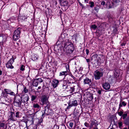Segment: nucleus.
<instances>
[{"label": "nucleus", "instance_id": "obj_26", "mask_svg": "<svg viewBox=\"0 0 129 129\" xmlns=\"http://www.w3.org/2000/svg\"><path fill=\"white\" fill-rule=\"evenodd\" d=\"M44 105L45 106H44L45 108H48V107H49V102H48L46 103V104H44Z\"/></svg>", "mask_w": 129, "mask_h": 129}, {"label": "nucleus", "instance_id": "obj_21", "mask_svg": "<svg viewBox=\"0 0 129 129\" xmlns=\"http://www.w3.org/2000/svg\"><path fill=\"white\" fill-rule=\"evenodd\" d=\"M29 97L26 96L23 98L22 100V102L24 103H25L27 102L28 100Z\"/></svg>", "mask_w": 129, "mask_h": 129}, {"label": "nucleus", "instance_id": "obj_48", "mask_svg": "<svg viewBox=\"0 0 129 129\" xmlns=\"http://www.w3.org/2000/svg\"><path fill=\"white\" fill-rule=\"evenodd\" d=\"M86 60L87 62H88L90 60L89 59H86Z\"/></svg>", "mask_w": 129, "mask_h": 129}, {"label": "nucleus", "instance_id": "obj_16", "mask_svg": "<svg viewBox=\"0 0 129 129\" xmlns=\"http://www.w3.org/2000/svg\"><path fill=\"white\" fill-rule=\"evenodd\" d=\"M126 105V103L124 101L121 102L120 101L119 105V109L121 108V107H122L123 106H125Z\"/></svg>", "mask_w": 129, "mask_h": 129}, {"label": "nucleus", "instance_id": "obj_32", "mask_svg": "<svg viewBox=\"0 0 129 129\" xmlns=\"http://www.w3.org/2000/svg\"><path fill=\"white\" fill-rule=\"evenodd\" d=\"M89 3L90 4V6L92 8L94 6V3L93 2H91Z\"/></svg>", "mask_w": 129, "mask_h": 129}, {"label": "nucleus", "instance_id": "obj_38", "mask_svg": "<svg viewBox=\"0 0 129 129\" xmlns=\"http://www.w3.org/2000/svg\"><path fill=\"white\" fill-rule=\"evenodd\" d=\"M23 91L25 93H26L28 91V90L27 89L26 87L24 88L23 90Z\"/></svg>", "mask_w": 129, "mask_h": 129}, {"label": "nucleus", "instance_id": "obj_49", "mask_svg": "<svg viewBox=\"0 0 129 129\" xmlns=\"http://www.w3.org/2000/svg\"><path fill=\"white\" fill-rule=\"evenodd\" d=\"M88 0H84V1L86 3H87L88 2Z\"/></svg>", "mask_w": 129, "mask_h": 129}, {"label": "nucleus", "instance_id": "obj_1", "mask_svg": "<svg viewBox=\"0 0 129 129\" xmlns=\"http://www.w3.org/2000/svg\"><path fill=\"white\" fill-rule=\"evenodd\" d=\"M74 50L73 45L71 43L67 41V42L64 43L63 50L66 53H72Z\"/></svg>", "mask_w": 129, "mask_h": 129}, {"label": "nucleus", "instance_id": "obj_7", "mask_svg": "<svg viewBox=\"0 0 129 129\" xmlns=\"http://www.w3.org/2000/svg\"><path fill=\"white\" fill-rule=\"evenodd\" d=\"M98 125L97 121L95 120H91L90 123L89 128L97 126Z\"/></svg>", "mask_w": 129, "mask_h": 129}, {"label": "nucleus", "instance_id": "obj_39", "mask_svg": "<svg viewBox=\"0 0 129 129\" xmlns=\"http://www.w3.org/2000/svg\"><path fill=\"white\" fill-rule=\"evenodd\" d=\"M73 123L72 122H70L69 123V126L71 128H72L73 126Z\"/></svg>", "mask_w": 129, "mask_h": 129}, {"label": "nucleus", "instance_id": "obj_57", "mask_svg": "<svg viewBox=\"0 0 129 129\" xmlns=\"http://www.w3.org/2000/svg\"><path fill=\"white\" fill-rule=\"evenodd\" d=\"M128 129H129V125H128Z\"/></svg>", "mask_w": 129, "mask_h": 129}, {"label": "nucleus", "instance_id": "obj_36", "mask_svg": "<svg viewBox=\"0 0 129 129\" xmlns=\"http://www.w3.org/2000/svg\"><path fill=\"white\" fill-rule=\"evenodd\" d=\"M38 59V57L36 56H33L32 57V59L34 61L36 60H37Z\"/></svg>", "mask_w": 129, "mask_h": 129}, {"label": "nucleus", "instance_id": "obj_27", "mask_svg": "<svg viewBox=\"0 0 129 129\" xmlns=\"http://www.w3.org/2000/svg\"><path fill=\"white\" fill-rule=\"evenodd\" d=\"M75 88L74 87H71L70 88V89L69 90L70 91V93H72L74 91Z\"/></svg>", "mask_w": 129, "mask_h": 129}, {"label": "nucleus", "instance_id": "obj_8", "mask_svg": "<svg viewBox=\"0 0 129 129\" xmlns=\"http://www.w3.org/2000/svg\"><path fill=\"white\" fill-rule=\"evenodd\" d=\"M84 84H87L90 85L92 83V81L91 79H90L87 77H86L84 79Z\"/></svg>", "mask_w": 129, "mask_h": 129}, {"label": "nucleus", "instance_id": "obj_4", "mask_svg": "<svg viewBox=\"0 0 129 129\" xmlns=\"http://www.w3.org/2000/svg\"><path fill=\"white\" fill-rule=\"evenodd\" d=\"M78 105L77 101L76 100L72 101H70L69 103V106L67 107V109H68L72 106H76Z\"/></svg>", "mask_w": 129, "mask_h": 129}, {"label": "nucleus", "instance_id": "obj_29", "mask_svg": "<svg viewBox=\"0 0 129 129\" xmlns=\"http://www.w3.org/2000/svg\"><path fill=\"white\" fill-rule=\"evenodd\" d=\"M37 96H36L32 95L31 96V100L32 101H34L36 98Z\"/></svg>", "mask_w": 129, "mask_h": 129}, {"label": "nucleus", "instance_id": "obj_34", "mask_svg": "<svg viewBox=\"0 0 129 129\" xmlns=\"http://www.w3.org/2000/svg\"><path fill=\"white\" fill-rule=\"evenodd\" d=\"M25 69V66L23 65H22L20 67V70L22 71H23Z\"/></svg>", "mask_w": 129, "mask_h": 129}, {"label": "nucleus", "instance_id": "obj_14", "mask_svg": "<svg viewBox=\"0 0 129 129\" xmlns=\"http://www.w3.org/2000/svg\"><path fill=\"white\" fill-rule=\"evenodd\" d=\"M67 82L66 80H64L63 81L62 84H61L62 86L64 89H66L68 87L67 85Z\"/></svg>", "mask_w": 129, "mask_h": 129}, {"label": "nucleus", "instance_id": "obj_5", "mask_svg": "<svg viewBox=\"0 0 129 129\" xmlns=\"http://www.w3.org/2000/svg\"><path fill=\"white\" fill-rule=\"evenodd\" d=\"M49 96L48 95H43L41 99V101L42 103V105L46 104V103L48 102V100Z\"/></svg>", "mask_w": 129, "mask_h": 129}, {"label": "nucleus", "instance_id": "obj_12", "mask_svg": "<svg viewBox=\"0 0 129 129\" xmlns=\"http://www.w3.org/2000/svg\"><path fill=\"white\" fill-rule=\"evenodd\" d=\"M60 4L61 5L63 6H67L68 3L67 0H60Z\"/></svg>", "mask_w": 129, "mask_h": 129}, {"label": "nucleus", "instance_id": "obj_46", "mask_svg": "<svg viewBox=\"0 0 129 129\" xmlns=\"http://www.w3.org/2000/svg\"><path fill=\"white\" fill-rule=\"evenodd\" d=\"M98 93L100 94H101V92L100 90H98Z\"/></svg>", "mask_w": 129, "mask_h": 129}, {"label": "nucleus", "instance_id": "obj_23", "mask_svg": "<svg viewBox=\"0 0 129 129\" xmlns=\"http://www.w3.org/2000/svg\"><path fill=\"white\" fill-rule=\"evenodd\" d=\"M119 75V73L118 72V71L117 70H115L114 72V76L116 78H117L118 77Z\"/></svg>", "mask_w": 129, "mask_h": 129}, {"label": "nucleus", "instance_id": "obj_55", "mask_svg": "<svg viewBox=\"0 0 129 129\" xmlns=\"http://www.w3.org/2000/svg\"><path fill=\"white\" fill-rule=\"evenodd\" d=\"M127 113H129V110H128L127 111Z\"/></svg>", "mask_w": 129, "mask_h": 129}, {"label": "nucleus", "instance_id": "obj_24", "mask_svg": "<svg viewBox=\"0 0 129 129\" xmlns=\"http://www.w3.org/2000/svg\"><path fill=\"white\" fill-rule=\"evenodd\" d=\"M20 112H17L16 113L15 117L16 118H19L21 117L20 115Z\"/></svg>", "mask_w": 129, "mask_h": 129}, {"label": "nucleus", "instance_id": "obj_2", "mask_svg": "<svg viewBox=\"0 0 129 129\" xmlns=\"http://www.w3.org/2000/svg\"><path fill=\"white\" fill-rule=\"evenodd\" d=\"M103 75V72L96 70L94 73V79L96 80H98L100 79L101 78Z\"/></svg>", "mask_w": 129, "mask_h": 129}, {"label": "nucleus", "instance_id": "obj_20", "mask_svg": "<svg viewBox=\"0 0 129 129\" xmlns=\"http://www.w3.org/2000/svg\"><path fill=\"white\" fill-rule=\"evenodd\" d=\"M38 82L36 79L34 80L33 82V86L35 87H37L38 86Z\"/></svg>", "mask_w": 129, "mask_h": 129}, {"label": "nucleus", "instance_id": "obj_9", "mask_svg": "<svg viewBox=\"0 0 129 129\" xmlns=\"http://www.w3.org/2000/svg\"><path fill=\"white\" fill-rule=\"evenodd\" d=\"M15 113L14 112H11L10 116L9 117V119L13 121H16L17 119L15 117Z\"/></svg>", "mask_w": 129, "mask_h": 129}, {"label": "nucleus", "instance_id": "obj_22", "mask_svg": "<svg viewBox=\"0 0 129 129\" xmlns=\"http://www.w3.org/2000/svg\"><path fill=\"white\" fill-rule=\"evenodd\" d=\"M19 37V36L14 34L13 36V38L14 40L16 41L18 39Z\"/></svg>", "mask_w": 129, "mask_h": 129}, {"label": "nucleus", "instance_id": "obj_11", "mask_svg": "<svg viewBox=\"0 0 129 129\" xmlns=\"http://www.w3.org/2000/svg\"><path fill=\"white\" fill-rule=\"evenodd\" d=\"M66 68L67 69L66 71L61 72H60L59 74V76H64V79H66V78H65L66 77V76L68 74L67 72L68 71V70H69V68H67V66L66 67Z\"/></svg>", "mask_w": 129, "mask_h": 129}, {"label": "nucleus", "instance_id": "obj_44", "mask_svg": "<svg viewBox=\"0 0 129 129\" xmlns=\"http://www.w3.org/2000/svg\"><path fill=\"white\" fill-rule=\"evenodd\" d=\"M122 124L121 122H119L118 123V125L119 127H121L122 126Z\"/></svg>", "mask_w": 129, "mask_h": 129}, {"label": "nucleus", "instance_id": "obj_51", "mask_svg": "<svg viewBox=\"0 0 129 129\" xmlns=\"http://www.w3.org/2000/svg\"><path fill=\"white\" fill-rule=\"evenodd\" d=\"M41 86H39L38 88V89H41Z\"/></svg>", "mask_w": 129, "mask_h": 129}, {"label": "nucleus", "instance_id": "obj_28", "mask_svg": "<svg viewBox=\"0 0 129 129\" xmlns=\"http://www.w3.org/2000/svg\"><path fill=\"white\" fill-rule=\"evenodd\" d=\"M125 113H126L123 114V115H122V116L123 118V119H125V118L127 116V113H126V112H125Z\"/></svg>", "mask_w": 129, "mask_h": 129}, {"label": "nucleus", "instance_id": "obj_56", "mask_svg": "<svg viewBox=\"0 0 129 129\" xmlns=\"http://www.w3.org/2000/svg\"><path fill=\"white\" fill-rule=\"evenodd\" d=\"M8 91V90H7V92H9V91Z\"/></svg>", "mask_w": 129, "mask_h": 129}, {"label": "nucleus", "instance_id": "obj_25", "mask_svg": "<svg viewBox=\"0 0 129 129\" xmlns=\"http://www.w3.org/2000/svg\"><path fill=\"white\" fill-rule=\"evenodd\" d=\"M33 107L35 108H40V106L37 103L33 105Z\"/></svg>", "mask_w": 129, "mask_h": 129}, {"label": "nucleus", "instance_id": "obj_47", "mask_svg": "<svg viewBox=\"0 0 129 129\" xmlns=\"http://www.w3.org/2000/svg\"><path fill=\"white\" fill-rule=\"evenodd\" d=\"M71 76L72 77V78L73 79H74V80L75 79V77H74V76H73L72 75Z\"/></svg>", "mask_w": 129, "mask_h": 129}, {"label": "nucleus", "instance_id": "obj_61", "mask_svg": "<svg viewBox=\"0 0 129 129\" xmlns=\"http://www.w3.org/2000/svg\"><path fill=\"white\" fill-rule=\"evenodd\" d=\"M93 99V97H92V99Z\"/></svg>", "mask_w": 129, "mask_h": 129}, {"label": "nucleus", "instance_id": "obj_42", "mask_svg": "<svg viewBox=\"0 0 129 129\" xmlns=\"http://www.w3.org/2000/svg\"><path fill=\"white\" fill-rule=\"evenodd\" d=\"M105 2L104 1H102L101 3V4L103 6L105 5Z\"/></svg>", "mask_w": 129, "mask_h": 129}, {"label": "nucleus", "instance_id": "obj_58", "mask_svg": "<svg viewBox=\"0 0 129 129\" xmlns=\"http://www.w3.org/2000/svg\"><path fill=\"white\" fill-rule=\"evenodd\" d=\"M110 129H114L113 128H111Z\"/></svg>", "mask_w": 129, "mask_h": 129}, {"label": "nucleus", "instance_id": "obj_35", "mask_svg": "<svg viewBox=\"0 0 129 129\" xmlns=\"http://www.w3.org/2000/svg\"><path fill=\"white\" fill-rule=\"evenodd\" d=\"M118 115L120 116H122V115L123 114V112L122 111H120L119 112H118Z\"/></svg>", "mask_w": 129, "mask_h": 129}, {"label": "nucleus", "instance_id": "obj_59", "mask_svg": "<svg viewBox=\"0 0 129 129\" xmlns=\"http://www.w3.org/2000/svg\"><path fill=\"white\" fill-rule=\"evenodd\" d=\"M68 68H69V66L68 65Z\"/></svg>", "mask_w": 129, "mask_h": 129}, {"label": "nucleus", "instance_id": "obj_54", "mask_svg": "<svg viewBox=\"0 0 129 129\" xmlns=\"http://www.w3.org/2000/svg\"><path fill=\"white\" fill-rule=\"evenodd\" d=\"M123 129H127V127H124L123 128Z\"/></svg>", "mask_w": 129, "mask_h": 129}, {"label": "nucleus", "instance_id": "obj_19", "mask_svg": "<svg viewBox=\"0 0 129 129\" xmlns=\"http://www.w3.org/2000/svg\"><path fill=\"white\" fill-rule=\"evenodd\" d=\"M66 80L68 83H73L75 82V81H73L72 79H70V78H68Z\"/></svg>", "mask_w": 129, "mask_h": 129}, {"label": "nucleus", "instance_id": "obj_6", "mask_svg": "<svg viewBox=\"0 0 129 129\" xmlns=\"http://www.w3.org/2000/svg\"><path fill=\"white\" fill-rule=\"evenodd\" d=\"M52 113V110L46 108H45V110L44 111V113L42 115H51Z\"/></svg>", "mask_w": 129, "mask_h": 129}, {"label": "nucleus", "instance_id": "obj_45", "mask_svg": "<svg viewBox=\"0 0 129 129\" xmlns=\"http://www.w3.org/2000/svg\"><path fill=\"white\" fill-rule=\"evenodd\" d=\"M79 5H80L81 7H82L83 8V5L82 4H81V3H79Z\"/></svg>", "mask_w": 129, "mask_h": 129}, {"label": "nucleus", "instance_id": "obj_37", "mask_svg": "<svg viewBox=\"0 0 129 129\" xmlns=\"http://www.w3.org/2000/svg\"><path fill=\"white\" fill-rule=\"evenodd\" d=\"M84 125H85V126L87 127H90V125L89 123H87V122H85L84 123Z\"/></svg>", "mask_w": 129, "mask_h": 129}, {"label": "nucleus", "instance_id": "obj_33", "mask_svg": "<svg viewBox=\"0 0 129 129\" xmlns=\"http://www.w3.org/2000/svg\"><path fill=\"white\" fill-rule=\"evenodd\" d=\"M36 79L37 80L38 82L41 83L43 82V80L41 78H38Z\"/></svg>", "mask_w": 129, "mask_h": 129}, {"label": "nucleus", "instance_id": "obj_18", "mask_svg": "<svg viewBox=\"0 0 129 129\" xmlns=\"http://www.w3.org/2000/svg\"><path fill=\"white\" fill-rule=\"evenodd\" d=\"M4 90L7 94H9L12 95H15V93L13 92H8L7 90H8V91L9 92H10V90L9 89H5Z\"/></svg>", "mask_w": 129, "mask_h": 129}, {"label": "nucleus", "instance_id": "obj_40", "mask_svg": "<svg viewBox=\"0 0 129 129\" xmlns=\"http://www.w3.org/2000/svg\"><path fill=\"white\" fill-rule=\"evenodd\" d=\"M100 58H99L97 60V62H98V64H100Z\"/></svg>", "mask_w": 129, "mask_h": 129}, {"label": "nucleus", "instance_id": "obj_17", "mask_svg": "<svg viewBox=\"0 0 129 129\" xmlns=\"http://www.w3.org/2000/svg\"><path fill=\"white\" fill-rule=\"evenodd\" d=\"M20 30V28H18L17 29L15 30L14 31V34L19 36L21 33Z\"/></svg>", "mask_w": 129, "mask_h": 129}, {"label": "nucleus", "instance_id": "obj_31", "mask_svg": "<svg viewBox=\"0 0 129 129\" xmlns=\"http://www.w3.org/2000/svg\"><path fill=\"white\" fill-rule=\"evenodd\" d=\"M91 28L95 30L97 28V26L95 24L92 25L91 26Z\"/></svg>", "mask_w": 129, "mask_h": 129}, {"label": "nucleus", "instance_id": "obj_41", "mask_svg": "<svg viewBox=\"0 0 129 129\" xmlns=\"http://www.w3.org/2000/svg\"><path fill=\"white\" fill-rule=\"evenodd\" d=\"M3 39V37L2 36H0V42H2Z\"/></svg>", "mask_w": 129, "mask_h": 129}, {"label": "nucleus", "instance_id": "obj_13", "mask_svg": "<svg viewBox=\"0 0 129 129\" xmlns=\"http://www.w3.org/2000/svg\"><path fill=\"white\" fill-rule=\"evenodd\" d=\"M103 87L104 89L106 90L109 89L110 88V84L107 82L104 83L103 85Z\"/></svg>", "mask_w": 129, "mask_h": 129}, {"label": "nucleus", "instance_id": "obj_15", "mask_svg": "<svg viewBox=\"0 0 129 129\" xmlns=\"http://www.w3.org/2000/svg\"><path fill=\"white\" fill-rule=\"evenodd\" d=\"M59 83V81L57 80H54L52 81V85L54 88L56 87Z\"/></svg>", "mask_w": 129, "mask_h": 129}, {"label": "nucleus", "instance_id": "obj_52", "mask_svg": "<svg viewBox=\"0 0 129 129\" xmlns=\"http://www.w3.org/2000/svg\"><path fill=\"white\" fill-rule=\"evenodd\" d=\"M128 108H129V102H128Z\"/></svg>", "mask_w": 129, "mask_h": 129}, {"label": "nucleus", "instance_id": "obj_10", "mask_svg": "<svg viewBox=\"0 0 129 129\" xmlns=\"http://www.w3.org/2000/svg\"><path fill=\"white\" fill-rule=\"evenodd\" d=\"M14 103L18 107H20L21 106V103L20 99H17V98H15Z\"/></svg>", "mask_w": 129, "mask_h": 129}, {"label": "nucleus", "instance_id": "obj_53", "mask_svg": "<svg viewBox=\"0 0 129 129\" xmlns=\"http://www.w3.org/2000/svg\"><path fill=\"white\" fill-rule=\"evenodd\" d=\"M24 129H28V127H25L24 128Z\"/></svg>", "mask_w": 129, "mask_h": 129}, {"label": "nucleus", "instance_id": "obj_3", "mask_svg": "<svg viewBox=\"0 0 129 129\" xmlns=\"http://www.w3.org/2000/svg\"><path fill=\"white\" fill-rule=\"evenodd\" d=\"M14 59L15 58H13V56L12 58L7 62L6 64V66L7 68L11 69L14 68L12 66V64L14 62Z\"/></svg>", "mask_w": 129, "mask_h": 129}, {"label": "nucleus", "instance_id": "obj_30", "mask_svg": "<svg viewBox=\"0 0 129 129\" xmlns=\"http://www.w3.org/2000/svg\"><path fill=\"white\" fill-rule=\"evenodd\" d=\"M100 7L98 5H96L94 8L95 10L96 11H98Z\"/></svg>", "mask_w": 129, "mask_h": 129}, {"label": "nucleus", "instance_id": "obj_50", "mask_svg": "<svg viewBox=\"0 0 129 129\" xmlns=\"http://www.w3.org/2000/svg\"><path fill=\"white\" fill-rule=\"evenodd\" d=\"M2 72L0 70V75L2 74Z\"/></svg>", "mask_w": 129, "mask_h": 129}, {"label": "nucleus", "instance_id": "obj_43", "mask_svg": "<svg viewBox=\"0 0 129 129\" xmlns=\"http://www.w3.org/2000/svg\"><path fill=\"white\" fill-rule=\"evenodd\" d=\"M86 54H87V55H88L89 52V50L88 49H86Z\"/></svg>", "mask_w": 129, "mask_h": 129}, {"label": "nucleus", "instance_id": "obj_60", "mask_svg": "<svg viewBox=\"0 0 129 129\" xmlns=\"http://www.w3.org/2000/svg\"><path fill=\"white\" fill-rule=\"evenodd\" d=\"M8 129H11L10 128H8Z\"/></svg>", "mask_w": 129, "mask_h": 129}]
</instances>
